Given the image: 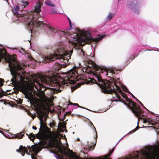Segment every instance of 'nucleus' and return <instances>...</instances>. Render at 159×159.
<instances>
[{
  "instance_id": "obj_29",
  "label": "nucleus",
  "mask_w": 159,
  "mask_h": 159,
  "mask_svg": "<svg viewBox=\"0 0 159 159\" xmlns=\"http://www.w3.org/2000/svg\"><path fill=\"white\" fill-rule=\"evenodd\" d=\"M61 107L60 106H58L57 107V109L59 110H60L61 109Z\"/></svg>"
},
{
  "instance_id": "obj_30",
  "label": "nucleus",
  "mask_w": 159,
  "mask_h": 159,
  "mask_svg": "<svg viewBox=\"0 0 159 159\" xmlns=\"http://www.w3.org/2000/svg\"><path fill=\"white\" fill-rule=\"evenodd\" d=\"M148 121L147 120H144V123H146Z\"/></svg>"
},
{
  "instance_id": "obj_14",
  "label": "nucleus",
  "mask_w": 159,
  "mask_h": 159,
  "mask_svg": "<svg viewBox=\"0 0 159 159\" xmlns=\"http://www.w3.org/2000/svg\"><path fill=\"white\" fill-rule=\"evenodd\" d=\"M24 135V132H21L16 134V137L19 139H21Z\"/></svg>"
},
{
  "instance_id": "obj_26",
  "label": "nucleus",
  "mask_w": 159,
  "mask_h": 159,
  "mask_svg": "<svg viewBox=\"0 0 159 159\" xmlns=\"http://www.w3.org/2000/svg\"><path fill=\"white\" fill-rule=\"evenodd\" d=\"M91 124L93 126V127L94 128V129H95V131H96V129H95V128L94 126V125H93V124H92V123L91 122ZM96 134H97V132H96ZM97 135L96 134V139H97Z\"/></svg>"
},
{
  "instance_id": "obj_12",
  "label": "nucleus",
  "mask_w": 159,
  "mask_h": 159,
  "mask_svg": "<svg viewBox=\"0 0 159 159\" xmlns=\"http://www.w3.org/2000/svg\"><path fill=\"white\" fill-rule=\"evenodd\" d=\"M58 126L61 128L63 129H65L66 127V124L63 122H59Z\"/></svg>"
},
{
  "instance_id": "obj_19",
  "label": "nucleus",
  "mask_w": 159,
  "mask_h": 159,
  "mask_svg": "<svg viewBox=\"0 0 159 159\" xmlns=\"http://www.w3.org/2000/svg\"><path fill=\"white\" fill-rule=\"evenodd\" d=\"M74 105H77L78 106V107H80V108H84L83 107H80V106H79L78 104H74ZM84 109H87V110H89V111H91L90 110L88 109H87V108H84Z\"/></svg>"
},
{
  "instance_id": "obj_40",
  "label": "nucleus",
  "mask_w": 159,
  "mask_h": 159,
  "mask_svg": "<svg viewBox=\"0 0 159 159\" xmlns=\"http://www.w3.org/2000/svg\"><path fill=\"white\" fill-rule=\"evenodd\" d=\"M116 101H117V100H115Z\"/></svg>"
},
{
  "instance_id": "obj_28",
  "label": "nucleus",
  "mask_w": 159,
  "mask_h": 159,
  "mask_svg": "<svg viewBox=\"0 0 159 159\" xmlns=\"http://www.w3.org/2000/svg\"><path fill=\"white\" fill-rule=\"evenodd\" d=\"M32 128L33 129H37L36 127L34 126H33Z\"/></svg>"
},
{
  "instance_id": "obj_11",
  "label": "nucleus",
  "mask_w": 159,
  "mask_h": 159,
  "mask_svg": "<svg viewBox=\"0 0 159 159\" xmlns=\"http://www.w3.org/2000/svg\"><path fill=\"white\" fill-rule=\"evenodd\" d=\"M39 118L40 120V124L41 126L44 127L45 126V124L43 122V115L42 112H41L40 114H39Z\"/></svg>"
},
{
  "instance_id": "obj_35",
  "label": "nucleus",
  "mask_w": 159,
  "mask_h": 159,
  "mask_svg": "<svg viewBox=\"0 0 159 159\" xmlns=\"http://www.w3.org/2000/svg\"><path fill=\"white\" fill-rule=\"evenodd\" d=\"M52 92H53V91H52V92H51V93H52Z\"/></svg>"
},
{
  "instance_id": "obj_27",
  "label": "nucleus",
  "mask_w": 159,
  "mask_h": 159,
  "mask_svg": "<svg viewBox=\"0 0 159 159\" xmlns=\"http://www.w3.org/2000/svg\"><path fill=\"white\" fill-rule=\"evenodd\" d=\"M148 122H149V123H150H150H152V125H154V124H153V123H151V122H152V120H148Z\"/></svg>"
},
{
  "instance_id": "obj_5",
  "label": "nucleus",
  "mask_w": 159,
  "mask_h": 159,
  "mask_svg": "<svg viewBox=\"0 0 159 159\" xmlns=\"http://www.w3.org/2000/svg\"><path fill=\"white\" fill-rule=\"evenodd\" d=\"M6 60L9 63L11 73L13 77L11 79L12 83H15L20 81L23 82L25 79H27L26 73L20 70L23 69L22 67L18 62L15 61L13 57H8Z\"/></svg>"
},
{
  "instance_id": "obj_34",
  "label": "nucleus",
  "mask_w": 159,
  "mask_h": 159,
  "mask_svg": "<svg viewBox=\"0 0 159 159\" xmlns=\"http://www.w3.org/2000/svg\"><path fill=\"white\" fill-rule=\"evenodd\" d=\"M133 97L134 98H135V97L134 96H133Z\"/></svg>"
},
{
  "instance_id": "obj_7",
  "label": "nucleus",
  "mask_w": 159,
  "mask_h": 159,
  "mask_svg": "<svg viewBox=\"0 0 159 159\" xmlns=\"http://www.w3.org/2000/svg\"><path fill=\"white\" fill-rule=\"evenodd\" d=\"M42 148L38 145H32L31 147L30 146H27V147H23L21 146L18 149H16V151L21 153L22 155L24 156L25 152L29 155L31 156L32 159H37L34 156H36L38 152L41 150Z\"/></svg>"
},
{
  "instance_id": "obj_3",
  "label": "nucleus",
  "mask_w": 159,
  "mask_h": 159,
  "mask_svg": "<svg viewBox=\"0 0 159 159\" xmlns=\"http://www.w3.org/2000/svg\"><path fill=\"white\" fill-rule=\"evenodd\" d=\"M41 4L37 2L34 7V11H28L25 14H21L18 13L20 10L19 6L16 5L12 11L18 18L17 20L26 24L28 29H30V31H35V29L38 27H45L50 32L57 33L60 35L66 38L69 42L70 49L75 47L76 48V49L78 48V29H75L74 32H71L70 30H66L65 31L59 30L50 25L45 24L43 21H38L37 18L35 17L34 15H38V13L41 11Z\"/></svg>"
},
{
  "instance_id": "obj_32",
  "label": "nucleus",
  "mask_w": 159,
  "mask_h": 159,
  "mask_svg": "<svg viewBox=\"0 0 159 159\" xmlns=\"http://www.w3.org/2000/svg\"><path fill=\"white\" fill-rule=\"evenodd\" d=\"M140 102V104H141V105H142V106H143V104L140 102H139V100H138Z\"/></svg>"
},
{
  "instance_id": "obj_23",
  "label": "nucleus",
  "mask_w": 159,
  "mask_h": 159,
  "mask_svg": "<svg viewBox=\"0 0 159 159\" xmlns=\"http://www.w3.org/2000/svg\"><path fill=\"white\" fill-rule=\"evenodd\" d=\"M17 103L19 104H20L22 103V102L21 100H19L17 101Z\"/></svg>"
},
{
  "instance_id": "obj_39",
  "label": "nucleus",
  "mask_w": 159,
  "mask_h": 159,
  "mask_svg": "<svg viewBox=\"0 0 159 159\" xmlns=\"http://www.w3.org/2000/svg\"><path fill=\"white\" fill-rule=\"evenodd\" d=\"M79 65H81L80 64H79Z\"/></svg>"
},
{
  "instance_id": "obj_25",
  "label": "nucleus",
  "mask_w": 159,
  "mask_h": 159,
  "mask_svg": "<svg viewBox=\"0 0 159 159\" xmlns=\"http://www.w3.org/2000/svg\"><path fill=\"white\" fill-rule=\"evenodd\" d=\"M68 20H69V24H70V27H71L72 26H71V21H70V20L69 18H68Z\"/></svg>"
},
{
  "instance_id": "obj_16",
  "label": "nucleus",
  "mask_w": 159,
  "mask_h": 159,
  "mask_svg": "<svg viewBox=\"0 0 159 159\" xmlns=\"http://www.w3.org/2000/svg\"><path fill=\"white\" fill-rule=\"evenodd\" d=\"M28 4V3L25 1H23L22 2L21 5L24 8Z\"/></svg>"
},
{
  "instance_id": "obj_33",
  "label": "nucleus",
  "mask_w": 159,
  "mask_h": 159,
  "mask_svg": "<svg viewBox=\"0 0 159 159\" xmlns=\"http://www.w3.org/2000/svg\"><path fill=\"white\" fill-rule=\"evenodd\" d=\"M80 139L79 138H77V140L78 141H80Z\"/></svg>"
},
{
  "instance_id": "obj_38",
  "label": "nucleus",
  "mask_w": 159,
  "mask_h": 159,
  "mask_svg": "<svg viewBox=\"0 0 159 159\" xmlns=\"http://www.w3.org/2000/svg\"><path fill=\"white\" fill-rule=\"evenodd\" d=\"M7 2V0H6Z\"/></svg>"
},
{
  "instance_id": "obj_21",
  "label": "nucleus",
  "mask_w": 159,
  "mask_h": 159,
  "mask_svg": "<svg viewBox=\"0 0 159 159\" xmlns=\"http://www.w3.org/2000/svg\"><path fill=\"white\" fill-rule=\"evenodd\" d=\"M136 8V6H135L134 7L132 8V10L134 12H138L137 11H136V10H135V8Z\"/></svg>"
},
{
  "instance_id": "obj_6",
  "label": "nucleus",
  "mask_w": 159,
  "mask_h": 159,
  "mask_svg": "<svg viewBox=\"0 0 159 159\" xmlns=\"http://www.w3.org/2000/svg\"><path fill=\"white\" fill-rule=\"evenodd\" d=\"M52 149L50 152L55 154L57 159H84L78 156H74L72 152L69 149H66L60 143H52L50 144L48 148Z\"/></svg>"
},
{
  "instance_id": "obj_17",
  "label": "nucleus",
  "mask_w": 159,
  "mask_h": 159,
  "mask_svg": "<svg viewBox=\"0 0 159 159\" xmlns=\"http://www.w3.org/2000/svg\"><path fill=\"white\" fill-rule=\"evenodd\" d=\"M139 128V127L138 126H137L135 129H134L133 130L130 131V132L131 133H133L135 132Z\"/></svg>"
},
{
  "instance_id": "obj_37",
  "label": "nucleus",
  "mask_w": 159,
  "mask_h": 159,
  "mask_svg": "<svg viewBox=\"0 0 159 159\" xmlns=\"http://www.w3.org/2000/svg\"><path fill=\"white\" fill-rule=\"evenodd\" d=\"M90 159H92V158H90Z\"/></svg>"
},
{
  "instance_id": "obj_13",
  "label": "nucleus",
  "mask_w": 159,
  "mask_h": 159,
  "mask_svg": "<svg viewBox=\"0 0 159 159\" xmlns=\"http://www.w3.org/2000/svg\"><path fill=\"white\" fill-rule=\"evenodd\" d=\"M45 3L48 6H52V7H54V5L53 3H52L50 1L47 0H46L45 2Z\"/></svg>"
},
{
  "instance_id": "obj_22",
  "label": "nucleus",
  "mask_w": 159,
  "mask_h": 159,
  "mask_svg": "<svg viewBox=\"0 0 159 159\" xmlns=\"http://www.w3.org/2000/svg\"><path fill=\"white\" fill-rule=\"evenodd\" d=\"M95 145H96V143H95L94 146H90V150H93L94 148V146Z\"/></svg>"
},
{
  "instance_id": "obj_1",
  "label": "nucleus",
  "mask_w": 159,
  "mask_h": 159,
  "mask_svg": "<svg viewBox=\"0 0 159 159\" xmlns=\"http://www.w3.org/2000/svg\"><path fill=\"white\" fill-rule=\"evenodd\" d=\"M79 51L83 55L85 66L83 67V69L81 68L83 72L92 73L98 82L95 80H93L103 90L104 93H111L113 98H117L123 102L138 118H142L144 115L139 106L128 98L126 94L124 93L121 89L124 92H127L128 91L127 88L121 84L119 79H116L111 77L117 74L116 69H107L96 66L94 62L90 60L92 57L91 56L85 54L82 49H80Z\"/></svg>"
},
{
  "instance_id": "obj_10",
  "label": "nucleus",
  "mask_w": 159,
  "mask_h": 159,
  "mask_svg": "<svg viewBox=\"0 0 159 159\" xmlns=\"http://www.w3.org/2000/svg\"><path fill=\"white\" fill-rule=\"evenodd\" d=\"M16 55H13V56H10L7 54L6 53V50L4 49L3 48H0V61H1V59H3L4 58L5 60V61L7 63H8L9 64V63L8 62V61H6V59L8 57H13L15 60L16 61H17L16 60Z\"/></svg>"
},
{
  "instance_id": "obj_24",
  "label": "nucleus",
  "mask_w": 159,
  "mask_h": 159,
  "mask_svg": "<svg viewBox=\"0 0 159 159\" xmlns=\"http://www.w3.org/2000/svg\"><path fill=\"white\" fill-rule=\"evenodd\" d=\"M113 151H114L113 149H112V150L109 153L108 156H109L112 153V152Z\"/></svg>"
},
{
  "instance_id": "obj_8",
  "label": "nucleus",
  "mask_w": 159,
  "mask_h": 159,
  "mask_svg": "<svg viewBox=\"0 0 159 159\" xmlns=\"http://www.w3.org/2000/svg\"><path fill=\"white\" fill-rule=\"evenodd\" d=\"M38 97L39 98L37 99V105L42 106L44 108H50L52 106L53 98L52 95L50 96V97L46 96L43 93H39Z\"/></svg>"
},
{
  "instance_id": "obj_4",
  "label": "nucleus",
  "mask_w": 159,
  "mask_h": 159,
  "mask_svg": "<svg viewBox=\"0 0 159 159\" xmlns=\"http://www.w3.org/2000/svg\"><path fill=\"white\" fill-rule=\"evenodd\" d=\"M69 49L66 46L65 43L62 42L61 43L57 46L54 53L46 56H44L42 61L44 63H49L57 59L60 61L57 62L59 64L62 66L63 67H66L67 66L66 64L63 66L64 63L68 62L73 52V50H71L69 52Z\"/></svg>"
},
{
  "instance_id": "obj_31",
  "label": "nucleus",
  "mask_w": 159,
  "mask_h": 159,
  "mask_svg": "<svg viewBox=\"0 0 159 159\" xmlns=\"http://www.w3.org/2000/svg\"><path fill=\"white\" fill-rule=\"evenodd\" d=\"M2 96L1 94H0V98H1L2 97ZM0 132H1V131H0Z\"/></svg>"
},
{
  "instance_id": "obj_9",
  "label": "nucleus",
  "mask_w": 159,
  "mask_h": 159,
  "mask_svg": "<svg viewBox=\"0 0 159 159\" xmlns=\"http://www.w3.org/2000/svg\"><path fill=\"white\" fill-rule=\"evenodd\" d=\"M46 134L43 131L40 132L39 133L36 135L31 134L29 136V139L31 140L32 141H33L35 138L39 139L44 140L46 139Z\"/></svg>"
},
{
  "instance_id": "obj_18",
  "label": "nucleus",
  "mask_w": 159,
  "mask_h": 159,
  "mask_svg": "<svg viewBox=\"0 0 159 159\" xmlns=\"http://www.w3.org/2000/svg\"><path fill=\"white\" fill-rule=\"evenodd\" d=\"M3 80L0 78V86L3 85Z\"/></svg>"
},
{
  "instance_id": "obj_2",
  "label": "nucleus",
  "mask_w": 159,
  "mask_h": 159,
  "mask_svg": "<svg viewBox=\"0 0 159 159\" xmlns=\"http://www.w3.org/2000/svg\"><path fill=\"white\" fill-rule=\"evenodd\" d=\"M78 69L75 67L66 73L61 74L52 72L46 75L37 74L31 84L23 83L20 85V89L25 94L30 95V92L33 91L34 87L39 91L42 87H46V85H51L54 87L51 88L53 90L58 89L61 85L74 84L77 81V84L82 85L84 80L81 79V75L78 74Z\"/></svg>"
},
{
  "instance_id": "obj_36",
  "label": "nucleus",
  "mask_w": 159,
  "mask_h": 159,
  "mask_svg": "<svg viewBox=\"0 0 159 159\" xmlns=\"http://www.w3.org/2000/svg\"><path fill=\"white\" fill-rule=\"evenodd\" d=\"M71 104H73L71 102H70V103Z\"/></svg>"
},
{
  "instance_id": "obj_20",
  "label": "nucleus",
  "mask_w": 159,
  "mask_h": 159,
  "mask_svg": "<svg viewBox=\"0 0 159 159\" xmlns=\"http://www.w3.org/2000/svg\"><path fill=\"white\" fill-rule=\"evenodd\" d=\"M52 14H56V13H57V12L54 9H52Z\"/></svg>"
},
{
  "instance_id": "obj_15",
  "label": "nucleus",
  "mask_w": 159,
  "mask_h": 159,
  "mask_svg": "<svg viewBox=\"0 0 159 159\" xmlns=\"http://www.w3.org/2000/svg\"><path fill=\"white\" fill-rule=\"evenodd\" d=\"M114 16V14L111 13H110L107 16V19L108 20H110L111 19V18Z\"/></svg>"
}]
</instances>
